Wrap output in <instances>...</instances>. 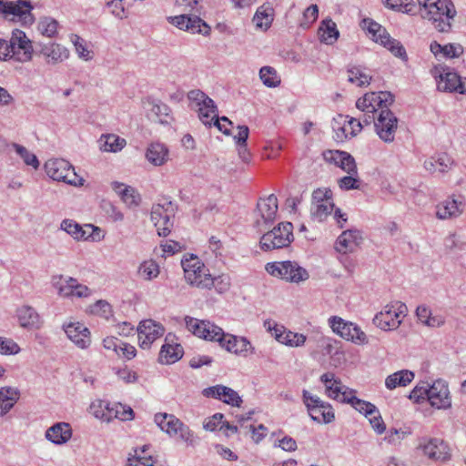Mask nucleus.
I'll list each match as a JSON object with an SVG mask.
<instances>
[{
	"label": "nucleus",
	"mask_w": 466,
	"mask_h": 466,
	"mask_svg": "<svg viewBox=\"0 0 466 466\" xmlns=\"http://www.w3.org/2000/svg\"><path fill=\"white\" fill-rule=\"evenodd\" d=\"M320 381L324 383L326 393L329 398L342 403L350 404L357 411L369 418L373 430L381 434L386 427L378 408L371 402L360 400L356 397V391L342 384L341 380L335 377L332 372H326L321 375Z\"/></svg>",
	"instance_id": "nucleus-1"
},
{
	"label": "nucleus",
	"mask_w": 466,
	"mask_h": 466,
	"mask_svg": "<svg viewBox=\"0 0 466 466\" xmlns=\"http://www.w3.org/2000/svg\"><path fill=\"white\" fill-rule=\"evenodd\" d=\"M33 5L26 0H0V16L21 25L30 26L35 23Z\"/></svg>",
	"instance_id": "nucleus-2"
},
{
	"label": "nucleus",
	"mask_w": 466,
	"mask_h": 466,
	"mask_svg": "<svg viewBox=\"0 0 466 466\" xmlns=\"http://www.w3.org/2000/svg\"><path fill=\"white\" fill-rule=\"evenodd\" d=\"M457 15L454 4L451 0H441L432 10L421 13V16L431 22L434 28L441 33L451 30L452 21Z\"/></svg>",
	"instance_id": "nucleus-3"
},
{
	"label": "nucleus",
	"mask_w": 466,
	"mask_h": 466,
	"mask_svg": "<svg viewBox=\"0 0 466 466\" xmlns=\"http://www.w3.org/2000/svg\"><path fill=\"white\" fill-rule=\"evenodd\" d=\"M362 24L376 43L386 47L396 57L407 61L408 56L402 44L399 40L391 38L383 26L370 18L363 19Z\"/></svg>",
	"instance_id": "nucleus-4"
},
{
	"label": "nucleus",
	"mask_w": 466,
	"mask_h": 466,
	"mask_svg": "<svg viewBox=\"0 0 466 466\" xmlns=\"http://www.w3.org/2000/svg\"><path fill=\"white\" fill-rule=\"evenodd\" d=\"M293 240V225L290 222H281L271 230L265 233L259 241L264 251L289 247Z\"/></svg>",
	"instance_id": "nucleus-5"
},
{
	"label": "nucleus",
	"mask_w": 466,
	"mask_h": 466,
	"mask_svg": "<svg viewBox=\"0 0 466 466\" xmlns=\"http://www.w3.org/2000/svg\"><path fill=\"white\" fill-rule=\"evenodd\" d=\"M47 176L53 180L62 181L72 186H82L84 179L79 177L74 167L66 159H49L45 164Z\"/></svg>",
	"instance_id": "nucleus-6"
},
{
	"label": "nucleus",
	"mask_w": 466,
	"mask_h": 466,
	"mask_svg": "<svg viewBox=\"0 0 466 466\" xmlns=\"http://www.w3.org/2000/svg\"><path fill=\"white\" fill-rule=\"evenodd\" d=\"M154 420L161 431L169 436L179 435L180 439L189 445H195L197 439L190 429L173 414L157 413Z\"/></svg>",
	"instance_id": "nucleus-7"
},
{
	"label": "nucleus",
	"mask_w": 466,
	"mask_h": 466,
	"mask_svg": "<svg viewBox=\"0 0 466 466\" xmlns=\"http://www.w3.org/2000/svg\"><path fill=\"white\" fill-rule=\"evenodd\" d=\"M176 213V207L172 201L164 198L162 202L153 205L151 209V220L154 223L157 234L167 237L171 232L174 221L173 218Z\"/></svg>",
	"instance_id": "nucleus-8"
},
{
	"label": "nucleus",
	"mask_w": 466,
	"mask_h": 466,
	"mask_svg": "<svg viewBox=\"0 0 466 466\" xmlns=\"http://www.w3.org/2000/svg\"><path fill=\"white\" fill-rule=\"evenodd\" d=\"M181 266L184 270L185 279L189 285L204 289V287H208L212 283L208 280L210 275L208 273V270L197 256L190 255L188 258L185 257L181 260Z\"/></svg>",
	"instance_id": "nucleus-9"
},
{
	"label": "nucleus",
	"mask_w": 466,
	"mask_h": 466,
	"mask_svg": "<svg viewBox=\"0 0 466 466\" xmlns=\"http://www.w3.org/2000/svg\"><path fill=\"white\" fill-rule=\"evenodd\" d=\"M407 306L400 301H394L387 304L381 311L377 313L373 323L382 330H393L401 323L400 316H405Z\"/></svg>",
	"instance_id": "nucleus-10"
},
{
	"label": "nucleus",
	"mask_w": 466,
	"mask_h": 466,
	"mask_svg": "<svg viewBox=\"0 0 466 466\" xmlns=\"http://www.w3.org/2000/svg\"><path fill=\"white\" fill-rule=\"evenodd\" d=\"M302 400L312 420L325 424L334 420L335 414L329 403L321 400L307 390H302Z\"/></svg>",
	"instance_id": "nucleus-11"
},
{
	"label": "nucleus",
	"mask_w": 466,
	"mask_h": 466,
	"mask_svg": "<svg viewBox=\"0 0 466 466\" xmlns=\"http://www.w3.org/2000/svg\"><path fill=\"white\" fill-rule=\"evenodd\" d=\"M266 270L269 275L289 282L299 283L309 279V273L304 268L289 260L268 263Z\"/></svg>",
	"instance_id": "nucleus-12"
},
{
	"label": "nucleus",
	"mask_w": 466,
	"mask_h": 466,
	"mask_svg": "<svg viewBox=\"0 0 466 466\" xmlns=\"http://www.w3.org/2000/svg\"><path fill=\"white\" fill-rule=\"evenodd\" d=\"M417 449L429 460L436 462H446L451 458V450L442 439L421 438Z\"/></svg>",
	"instance_id": "nucleus-13"
},
{
	"label": "nucleus",
	"mask_w": 466,
	"mask_h": 466,
	"mask_svg": "<svg viewBox=\"0 0 466 466\" xmlns=\"http://www.w3.org/2000/svg\"><path fill=\"white\" fill-rule=\"evenodd\" d=\"M186 327L195 336L218 344L224 338V330L208 320H200L189 316L185 318Z\"/></svg>",
	"instance_id": "nucleus-14"
},
{
	"label": "nucleus",
	"mask_w": 466,
	"mask_h": 466,
	"mask_svg": "<svg viewBox=\"0 0 466 466\" xmlns=\"http://www.w3.org/2000/svg\"><path fill=\"white\" fill-rule=\"evenodd\" d=\"M332 330L341 338L358 345L368 343L366 334L352 322H346L339 317L334 316L329 319Z\"/></svg>",
	"instance_id": "nucleus-15"
},
{
	"label": "nucleus",
	"mask_w": 466,
	"mask_h": 466,
	"mask_svg": "<svg viewBox=\"0 0 466 466\" xmlns=\"http://www.w3.org/2000/svg\"><path fill=\"white\" fill-rule=\"evenodd\" d=\"M52 284L57 289L58 295L63 298H86L91 294L88 287L80 284L72 277L54 276Z\"/></svg>",
	"instance_id": "nucleus-16"
},
{
	"label": "nucleus",
	"mask_w": 466,
	"mask_h": 466,
	"mask_svg": "<svg viewBox=\"0 0 466 466\" xmlns=\"http://www.w3.org/2000/svg\"><path fill=\"white\" fill-rule=\"evenodd\" d=\"M394 102V97L390 92H371L365 94L356 102V107L361 112L377 113L389 108Z\"/></svg>",
	"instance_id": "nucleus-17"
},
{
	"label": "nucleus",
	"mask_w": 466,
	"mask_h": 466,
	"mask_svg": "<svg viewBox=\"0 0 466 466\" xmlns=\"http://www.w3.org/2000/svg\"><path fill=\"white\" fill-rule=\"evenodd\" d=\"M264 328L274 336L276 340L288 347H301L307 340L305 335L288 330L284 326L279 325L271 319L264 321Z\"/></svg>",
	"instance_id": "nucleus-18"
},
{
	"label": "nucleus",
	"mask_w": 466,
	"mask_h": 466,
	"mask_svg": "<svg viewBox=\"0 0 466 466\" xmlns=\"http://www.w3.org/2000/svg\"><path fill=\"white\" fill-rule=\"evenodd\" d=\"M374 127L379 137L385 143H391L394 140L398 127V118L389 108L382 109L377 116Z\"/></svg>",
	"instance_id": "nucleus-19"
},
{
	"label": "nucleus",
	"mask_w": 466,
	"mask_h": 466,
	"mask_svg": "<svg viewBox=\"0 0 466 466\" xmlns=\"http://www.w3.org/2000/svg\"><path fill=\"white\" fill-rule=\"evenodd\" d=\"M167 21L177 27L178 29L185 30L192 34H201L208 35L210 33V26L202 20L198 15H179L175 16H168Z\"/></svg>",
	"instance_id": "nucleus-20"
},
{
	"label": "nucleus",
	"mask_w": 466,
	"mask_h": 466,
	"mask_svg": "<svg viewBox=\"0 0 466 466\" xmlns=\"http://www.w3.org/2000/svg\"><path fill=\"white\" fill-rule=\"evenodd\" d=\"M138 336V344L141 349H149L152 343L162 337L165 333V328L153 319H144L140 321L137 329Z\"/></svg>",
	"instance_id": "nucleus-21"
},
{
	"label": "nucleus",
	"mask_w": 466,
	"mask_h": 466,
	"mask_svg": "<svg viewBox=\"0 0 466 466\" xmlns=\"http://www.w3.org/2000/svg\"><path fill=\"white\" fill-rule=\"evenodd\" d=\"M13 50L15 53V60L20 63L28 62L33 57V46L25 33L20 29H14L10 38Z\"/></svg>",
	"instance_id": "nucleus-22"
},
{
	"label": "nucleus",
	"mask_w": 466,
	"mask_h": 466,
	"mask_svg": "<svg viewBox=\"0 0 466 466\" xmlns=\"http://www.w3.org/2000/svg\"><path fill=\"white\" fill-rule=\"evenodd\" d=\"M278 208V198L274 194L260 198L257 205L260 219L256 220L255 226L261 230L262 226L273 223L277 217Z\"/></svg>",
	"instance_id": "nucleus-23"
},
{
	"label": "nucleus",
	"mask_w": 466,
	"mask_h": 466,
	"mask_svg": "<svg viewBox=\"0 0 466 466\" xmlns=\"http://www.w3.org/2000/svg\"><path fill=\"white\" fill-rule=\"evenodd\" d=\"M219 346L230 353L239 356H248L255 353V348L246 337H238L229 333H224Z\"/></svg>",
	"instance_id": "nucleus-24"
},
{
	"label": "nucleus",
	"mask_w": 466,
	"mask_h": 466,
	"mask_svg": "<svg viewBox=\"0 0 466 466\" xmlns=\"http://www.w3.org/2000/svg\"><path fill=\"white\" fill-rule=\"evenodd\" d=\"M437 82V88L441 92H456L460 76L446 66H436L431 71Z\"/></svg>",
	"instance_id": "nucleus-25"
},
{
	"label": "nucleus",
	"mask_w": 466,
	"mask_h": 466,
	"mask_svg": "<svg viewBox=\"0 0 466 466\" xmlns=\"http://www.w3.org/2000/svg\"><path fill=\"white\" fill-rule=\"evenodd\" d=\"M99 408L104 409L100 414L95 411V416L104 420L110 421L112 419H119L121 420H129L134 418V411L129 406H125L121 403L110 404L106 401H101Z\"/></svg>",
	"instance_id": "nucleus-26"
},
{
	"label": "nucleus",
	"mask_w": 466,
	"mask_h": 466,
	"mask_svg": "<svg viewBox=\"0 0 466 466\" xmlns=\"http://www.w3.org/2000/svg\"><path fill=\"white\" fill-rule=\"evenodd\" d=\"M428 397L432 407L437 409H447L451 405L450 390L448 383L443 380H435L431 385V390Z\"/></svg>",
	"instance_id": "nucleus-27"
},
{
	"label": "nucleus",
	"mask_w": 466,
	"mask_h": 466,
	"mask_svg": "<svg viewBox=\"0 0 466 466\" xmlns=\"http://www.w3.org/2000/svg\"><path fill=\"white\" fill-rule=\"evenodd\" d=\"M315 207L311 208V215L319 221H322L333 210L334 204L331 201V192L317 189L312 194Z\"/></svg>",
	"instance_id": "nucleus-28"
},
{
	"label": "nucleus",
	"mask_w": 466,
	"mask_h": 466,
	"mask_svg": "<svg viewBox=\"0 0 466 466\" xmlns=\"http://www.w3.org/2000/svg\"><path fill=\"white\" fill-rule=\"evenodd\" d=\"M68 339L80 349H86L91 343L89 329L80 322H70L63 326Z\"/></svg>",
	"instance_id": "nucleus-29"
},
{
	"label": "nucleus",
	"mask_w": 466,
	"mask_h": 466,
	"mask_svg": "<svg viewBox=\"0 0 466 466\" xmlns=\"http://www.w3.org/2000/svg\"><path fill=\"white\" fill-rule=\"evenodd\" d=\"M184 354L182 346L176 342L175 335L168 333L159 352V360L164 364H171L179 360Z\"/></svg>",
	"instance_id": "nucleus-30"
},
{
	"label": "nucleus",
	"mask_w": 466,
	"mask_h": 466,
	"mask_svg": "<svg viewBox=\"0 0 466 466\" xmlns=\"http://www.w3.org/2000/svg\"><path fill=\"white\" fill-rule=\"evenodd\" d=\"M362 240L361 232L358 229L343 231L337 238L335 248L338 252L346 254L352 252Z\"/></svg>",
	"instance_id": "nucleus-31"
},
{
	"label": "nucleus",
	"mask_w": 466,
	"mask_h": 466,
	"mask_svg": "<svg viewBox=\"0 0 466 466\" xmlns=\"http://www.w3.org/2000/svg\"><path fill=\"white\" fill-rule=\"evenodd\" d=\"M45 436L52 443L62 445L71 439L72 429L69 423L57 422L46 430Z\"/></svg>",
	"instance_id": "nucleus-32"
},
{
	"label": "nucleus",
	"mask_w": 466,
	"mask_h": 466,
	"mask_svg": "<svg viewBox=\"0 0 466 466\" xmlns=\"http://www.w3.org/2000/svg\"><path fill=\"white\" fill-rule=\"evenodd\" d=\"M17 318L21 327L25 329H39L42 320L36 310L31 306H22L17 309Z\"/></svg>",
	"instance_id": "nucleus-33"
},
{
	"label": "nucleus",
	"mask_w": 466,
	"mask_h": 466,
	"mask_svg": "<svg viewBox=\"0 0 466 466\" xmlns=\"http://www.w3.org/2000/svg\"><path fill=\"white\" fill-rule=\"evenodd\" d=\"M453 165V159L445 153L431 157L423 163V167L430 173H445Z\"/></svg>",
	"instance_id": "nucleus-34"
},
{
	"label": "nucleus",
	"mask_w": 466,
	"mask_h": 466,
	"mask_svg": "<svg viewBox=\"0 0 466 466\" xmlns=\"http://www.w3.org/2000/svg\"><path fill=\"white\" fill-rule=\"evenodd\" d=\"M20 398V391L15 387L0 388V417L6 415Z\"/></svg>",
	"instance_id": "nucleus-35"
},
{
	"label": "nucleus",
	"mask_w": 466,
	"mask_h": 466,
	"mask_svg": "<svg viewBox=\"0 0 466 466\" xmlns=\"http://www.w3.org/2000/svg\"><path fill=\"white\" fill-rule=\"evenodd\" d=\"M147 106V116L149 119L160 124H167L170 108L164 103L147 100L145 103Z\"/></svg>",
	"instance_id": "nucleus-36"
},
{
	"label": "nucleus",
	"mask_w": 466,
	"mask_h": 466,
	"mask_svg": "<svg viewBox=\"0 0 466 466\" xmlns=\"http://www.w3.org/2000/svg\"><path fill=\"white\" fill-rule=\"evenodd\" d=\"M463 203L455 198H450L437 206L436 216L440 219H448L462 213Z\"/></svg>",
	"instance_id": "nucleus-37"
},
{
	"label": "nucleus",
	"mask_w": 466,
	"mask_h": 466,
	"mask_svg": "<svg viewBox=\"0 0 466 466\" xmlns=\"http://www.w3.org/2000/svg\"><path fill=\"white\" fill-rule=\"evenodd\" d=\"M112 185L114 190L120 196L127 207L135 208L139 205L141 198L135 188L119 182H114Z\"/></svg>",
	"instance_id": "nucleus-38"
},
{
	"label": "nucleus",
	"mask_w": 466,
	"mask_h": 466,
	"mask_svg": "<svg viewBox=\"0 0 466 466\" xmlns=\"http://www.w3.org/2000/svg\"><path fill=\"white\" fill-rule=\"evenodd\" d=\"M430 49L435 56L441 55L444 58H456L463 54V47L460 44H447L441 46L434 41L431 44Z\"/></svg>",
	"instance_id": "nucleus-39"
},
{
	"label": "nucleus",
	"mask_w": 466,
	"mask_h": 466,
	"mask_svg": "<svg viewBox=\"0 0 466 466\" xmlns=\"http://www.w3.org/2000/svg\"><path fill=\"white\" fill-rule=\"evenodd\" d=\"M414 379V373L408 370H401L389 375L385 380V386L389 390H394L397 387H406Z\"/></svg>",
	"instance_id": "nucleus-40"
},
{
	"label": "nucleus",
	"mask_w": 466,
	"mask_h": 466,
	"mask_svg": "<svg viewBox=\"0 0 466 466\" xmlns=\"http://www.w3.org/2000/svg\"><path fill=\"white\" fill-rule=\"evenodd\" d=\"M41 53L48 58L47 62L52 64L63 62L69 56L68 50L65 46L56 43L43 46Z\"/></svg>",
	"instance_id": "nucleus-41"
},
{
	"label": "nucleus",
	"mask_w": 466,
	"mask_h": 466,
	"mask_svg": "<svg viewBox=\"0 0 466 466\" xmlns=\"http://www.w3.org/2000/svg\"><path fill=\"white\" fill-rule=\"evenodd\" d=\"M339 35L336 24L331 19H324L319 28V36L321 42L327 45L335 43Z\"/></svg>",
	"instance_id": "nucleus-42"
},
{
	"label": "nucleus",
	"mask_w": 466,
	"mask_h": 466,
	"mask_svg": "<svg viewBox=\"0 0 466 466\" xmlns=\"http://www.w3.org/2000/svg\"><path fill=\"white\" fill-rule=\"evenodd\" d=\"M273 14L274 11L270 5L264 4L257 9L253 22L257 27L267 30L272 24Z\"/></svg>",
	"instance_id": "nucleus-43"
},
{
	"label": "nucleus",
	"mask_w": 466,
	"mask_h": 466,
	"mask_svg": "<svg viewBox=\"0 0 466 466\" xmlns=\"http://www.w3.org/2000/svg\"><path fill=\"white\" fill-rule=\"evenodd\" d=\"M146 157L154 166H161L167 160V149L163 144L153 143L147 148Z\"/></svg>",
	"instance_id": "nucleus-44"
},
{
	"label": "nucleus",
	"mask_w": 466,
	"mask_h": 466,
	"mask_svg": "<svg viewBox=\"0 0 466 466\" xmlns=\"http://www.w3.org/2000/svg\"><path fill=\"white\" fill-rule=\"evenodd\" d=\"M99 142L100 149L106 152L120 151L126 145V140L115 134L102 135Z\"/></svg>",
	"instance_id": "nucleus-45"
},
{
	"label": "nucleus",
	"mask_w": 466,
	"mask_h": 466,
	"mask_svg": "<svg viewBox=\"0 0 466 466\" xmlns=\"http://www.w3.org/2000/svg\"><path fill=\"white\" fill-rule=\"evenodd\" d=\"M159 273H160L159 266L153 259H148V260L143 261L137 268L138 276L147 281H150V280L157 278Z\"/></svg>",
	"instance_id": "nucleus-46"
},
{
	"label": "nucleus",
	"mask_w": 466,
	"mask_h": 466,
	"mask_svg": "<svg viewBox=\"0 0 466 466\" xmlns=\"http://www.w3.org/2000/svg\"><path fill=\"white\" fill-rule=\"evenodd\" d=\"M58 22L50 17L43 16L39 19L37 24V31L44 36L54 37L57 34Z\"/></svg>",
	"instance_id": "nucleus-47"
},
{
	"label": "nucleus",
	"mask_w": 466,
	"mask_h": 466,
	"mask_svg": "<svg viewBox=\"0 0 466 466\" xmlns=\"http://www.w3.org/2000/svg\"><path fill=\"white\" fill-rule=\"evenodd\" d=\"M60 228L76 240H83L86 238L85 228L72 219H64L61 222Z\"/></svg>",
	"instance_id": "nucleus-48"
},
{
	"label": "nucleus",
	"mask_w": 466,
	"mask_h": 466,
	"mask_svg": "<svg viewBox=\"0 0 466 466\" xmlns=\"http://www.w3.org/2000/svg\"><path fill=\"white\" fill-rule=\"evenodd\" d=\"M259 77L268 87H277L280 85V77L271 66H263L259 70Z\"/></svg>",
	"instance_id": "nucleus-49"
},
{
	"label": "nucleus",
	"mask_w": 466,
	"mask_h": 466,
	"mask_svg": "<svg viewBox=\"0 0 466 466\" xmlns=\"http://www.w3.org/2000/svg\"><path fill=\"white\" fill-rule=\"evenodd\" d=\"M208 280L212 283L208 287H204V289H210L212 287H214L217 292L219 294L228 292L231 286L230 277L225 274L219 275L216 278H212L211 275H209Z\"/></svg>",
	"instance_id": "nucleus-50"
},
{
	"label": "nucleus",
	"mask_w": 466,
	"mask_h": 466,
	"mask_svg": "<svg viewBox=\"0 0 466 466\" xmlns=\"http://www.w3.org/2000/svg\"><path fill=\"white\" fill-rule=\"evenodd\" d=\"M147 446H143L139 451H135V456L128 459L127 466H154L151 456H147Z\"/></svg>",
	"instance_id": "nucleus-51"
},
{
	"label": "nucleus",
	"mask_w": 466,
	"mask_h": 466,
	"mask_svg": "<svg viewBox=\"0 0 466 466\" xmlns=\"http://www.w3.org/2000/svg\"><path fill=\"white\" fill-rule=\"evenodd\" d=\"M348 80L359 86L369 85L371 77L364 74L360 67L353 66L348 70Z\"/></svg>",
	"instance_id": "nucleus-52"
},
{
	"label": "nucleus",
	"mask_w": 466,
	"mask_h": 466,
	"mask_svg": "<svg viewBox=\"0 0 466 466\" xmlns=\"http://www.w3.org/2000/svg\"><path fill=\"white\" fill-rule=\"evenodd\" d=\"M15 152L23 158L24 162L27 166L33 167L35 169H37L39 167V161L36 156L30 151L27 150L24 146L14 144L13 145Z\"/></svg>",
	"instance_id": "nucleus-53"
},
{
	"label": "nucleus",
	"mask_w": 466,
	"mask_h": 466,
	"mask_svg": "<svg viewBox=\"0 0 466 466\" xmlns=\"http://www.w3.org/2000/svg\"><path fill=\"white\" fill-rule=\"evenodd\" d=\"M431 390V386L423 382L421 384L417 385L410 393L409 398L410 400H414L416 402H420L424 400H428L429 393Z\"/></svg>",
	"instance_id": "nucleus-54"
},
{
	"label": "nucleus",
	"mask_w": 466,
	"mask_h": 466,
	"mask_svg": "<svg viewBox=\"0 0 466 466\" xmlns=\"http://www.w3.org/2000/svg\"><path fill=\"white\" fill-rule=\"evenodd\" d=\"M71 42L74 44L76 51L80 58L90 60L92 58L90 51L86 49L85 40L77 35L70 36Z\"/></svg>",
	"instance_id": "nucleus-55"
},
{
	"label": "nucleus",
	"mask_w": 466,
	"mask_h": 466,
	"mask_svg": "<svg viewBox=\"0 0 466 466\" xmlns=\"http://www.w3.org/2000/svg\"><path fill=\"white\" fill-rule=\"evenodd\" d=\"M319 16V7L317 5H309L303 13V20L300 22V26L309 28Z\"/></svg>",
	"instance_id": "nucleus-56"
},
{
	"label": "nucleus",
	"mask_w": 466,
	"mask_h": 466,
	"mask_svg": "<svg viewBox=\"0 0 466 466\" xmlns=\"http://www.w3.org/2000/svg\"><path fill=\"white\" fill-rule=\"evenodd\" d=\"M20 351V348L11 339L0 337V354L3 355H14Z\"/></svg>",
	"instance_id": "nucleus-57"
},
{
	"label": "nucleus",
	"mask_w": 466,
	"mask_h": 466,
	"mask_svg": "<svg viewBox=\"0 0 466 466\" xmlns=\"http://www.w3.org/2000/svg\"><path fill=\"white\" fill-rule=\"evenodd\" d=\"M339 167L350 175L357 174V166L355 159L350 154L347 152L344 153L343 159L341 158Z\"/></svg>",
	"instance_id": "nucleus-58"
},
{
	"label": "nucleus",
	"mask_w": 466,
	"mask_h": 466,
	"mask_svg": "<svg viewBox=\"0 0 466 466\" xmlns=\"http://www.w3.org/2000/svg\"><path fill=\"white\" fill-rule=\"evenodd\" d=\"M106 5L111 9L113 15L119 19H123L125 17L123 0H106Z\"/></svg>",
	"instance_id": "nucleus-59"
},
{
	"label": "nucleus",
	"mask_w": 466,
	"mask_h": 466,
	"mask_svg": "<svg viewBox=\"0 0 466 466\" xmlns=\"http://www.w3.org/2000/svg\"><path fill=\"white\" fill-rule=\"evenodd\" d=\"M266 431L267 428L263 424H259L258 428L254 427L253 425H249L248 427L245 428V434H247L248 432H251L252 439L257 443L264 439Z\"/></svg>",
	"instance_id": "nucleus-60"
},
{
	"label": "nucleus",
	"mask_w": 466,
	"mask_h": 466,
	"mask_svg": "<svg viewBox=\"0 0 466 466\" xmlns=\"http://www.w3.org/2000/svg\"><path fill=\"white\" fill-rule=\"evenodd\" d=\"M0 46H1V60L6 61L11 58L15 59V53L13 50L12 45L9 41L0 38Z\"/></svg>",
	"instance_id": "nucleus-61"
},
{
	"label": "nucleus",
	"mask_w": 466,
	"mask_h": 466,
	"mask_svg": "<svg viewBox=\"0 0 466 466\" xmlns=\"http://www.w3.org/2000/svg\"><path fill=\"white\" fill-rule=\"evenodd\" d=\"M227 394L226 399H223V402L235 406V407H240L242 403V399L238 395L237 391H235L233 389L226 387Z\"/></svg>",
	"instance_id": "nucleus-62"
},
{
	"label": "nucleus",
	"mask_w": 466,
	"mask_h": 466,
	"mask_svg": "<svg viewBox=\"0 0 466 466\" xmlns=\"http://www.w3.org/2000/svg\"><path fill=\"white\" fill-rule=\"evenodd\" d=\"M223 418L224 415L222 413L214 414L207 422L204 423V429L210 431L219 429L218 426H221L225 421L223 420Z\"/></svg>",
	"instance_id": "nucleus-63"
},
{
	"label": "nucleus",
	"mask_w": 466,
	"mask_h": 466,
	"mask_svg": "<svg viewBox=\"0 0 466 466\" xmlns=\"http://www.w3.org/2000/svg\"><path fill=\"white\" fill-rule=\"evenodd\" d=\"M93 312L101 315L102 317L107 319L112 312L111 306L105 300H98L93 306Z\"/></svg>",
	"instance_id": "nucleus-64"
}]
</instances>
